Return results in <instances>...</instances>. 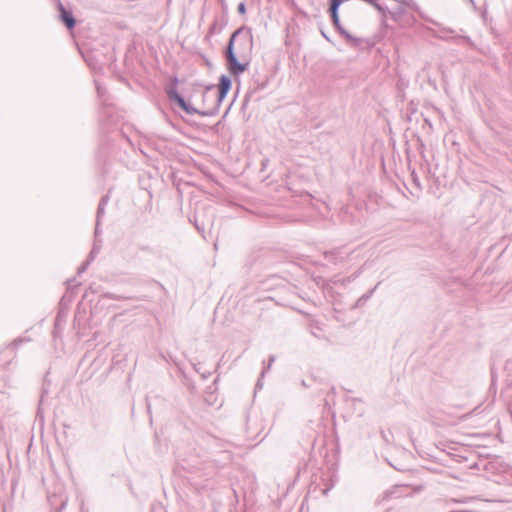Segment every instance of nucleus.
<instances>
[{
  "instance_id": "7c9ffc66",
  "label": "nucleus",
  "mask_w": 512,
  "mask_h": 512,
  "mask_svg": "<svg viewBox=\"0 0 512 512\" xmlns=\"http://www.w3.org/2000/svg\"><path fill=\"white\" fill-rule=\"evenodd\" d=\"M97 93L99 97H103L104 90L100 86H97Z\"/></svg>"
},
{
  "instance_id": "72a5a7b5",
  "label": "nucleus",
  "mask_w": 512,
  "mask_h": 512,
  "mask_svg": "<svg viewBox=\"0 0 512 512\" xmlns=\"http://www.w3.org/2000/svg\"><path fill=\"white\" fill-rule=\"evenodd\" d=\"M482 18H483V20H484V22H485V24H486V23H487V19H486V18H487V11H486V10H484V11L482 12Z\"/></svg>"
},
{
  "instance_id": "f8f14e48",
  "label": "nucleus",
  "mask_w": 512,
  "mask_h": 512,
  "mask_svg": "<svg viewBox=\"0 0 512 512\" xmlns=\"http://www.w3.org/2000/svg\"><path fill=\"white\" fill-rule=\"evenodd\" d=\"M109 199H110V197L107 194L101 197L98 207H97V212H96L97 219H101L104 216L105 207H106L107 203L109 202Z\"/></svg>"
},
{
  "instance_id": "423d86ee",
  "label": "nucleus",
  "mask_w": 512,
  "mask_h": 512,
  "mask_svg": "<svg viewBox=\"0 0 512 512\" xmlns=\"http://www.w3.org/2000/svg\"><path fill=\"white\" fill-rule=\"evenodd\" d=\"M389 16L392 20L400 24H403L404 19H407V24H411L416 21L415 17L411 14H407L402 6H399L395 10L390 11Z\"/></svg>"
},
{
  "instance_id": "c03bdc74",
  "label": "nucleus",
  "mask_w": 512,
  "mask_h": 512,
  "mask_svg": "<svg viewBox=\"0 0 512 512\" xmlns=\"http://www.w3.org/2000/svg\"><path fill=\"white\" fill-rule=\"evenodd\" d=\"M230 107L225 111V114H223V117H226V114H228Z\"/></svg>"
},
{
  "instance_id": "4be33fe9",
  "label": "nucleus",
  "mask_w": 512,
  "mask_h": 512,
  "mask_svg": "<svg viewBox=\"0 0 512 512\" xmlns=\"http://www.w3.org/2000/svg\"><path fill=\"white\" fill-rule=\"evenodd\" d=\"M483 463H486V459H479L478 461L473 462V463L469 466V468H470V469H476V470H481V471H483V466H482V464H483Z\"/></svg>"
},
{
  "instance_id": "1a4fd4ad",
  "label": "nucleus",
  "mask_w": 512,
  "mask_h": 512,
  "mask_svg": "<svg viewBox=\"0 0 512 512\" xmlns=\"http://www.w3.org/2000/svg\"><path fill=\"white\" fill-rule=\"evenodd\" d=\"M67 313L62 308L58 309L55 321H54V334L62 329V324L65 323Z\"/></svg>"
},
{
  "instance_id": "e433bc0d",
  "label": "nucleus",
  "mask_w": 512,
  "mask_h": 512,
  "mask_svg": "<svg viewBox=\"0 0 512 512\" xmlns=\"http://www.w3.org/2000/svg\"><path fill=\"white\" fill-rule=\"evenodd\" d=\"M46 393H47V390H46V389H43V390H42L41 399H40V403L42 402L43 397H44V394H46Z\"/></svg>"
},
{
  "instance_id": "6ab92c4d",
  "label": "nucleus",
  "mask_w": 512,
  "mask_h": 512,
  "mask_svg": "<svg viewBox=\"0 0 512 512\" xmlns=\"http://www.w3.org/2000/svg\"><path fill=\"white\" fill-rule=\"evenodd\" d=\"M375 9L382 15V17H386L387 15H389V12H390L388 7L381 3H378V5H376Z\"/></svg>"
},
{
  "instance_id": "a19ab883",
  "label": "nucleus",
  "mask_w": 512,
  "mask_h": 512,
  "mask_svg": "<svg viewBox=\"0 0 512 512\" xmlns=\"http://www.w3.org/2000/svg\"><path fill=\"white\" fill-rule=\"evenodd\" d=\"M461 38H462V39H464V40H466L467 42H471V39H470V37H468V36H463V37H461Z\"/></svg>"
},
{
  "instance_id": "f03ea898",
  "label": "nucleus",
  "mask_w": 512,
  "mask_h": 512,
  "mask_svg": "<svg viewBox=\"0 0 512 512\" xmlns=\"http://www.w3.org/2000/svg\"><path fill=\"white\" fill-rule=\"evenodd\" d=\"M253 48L252 29L245 25L230 35L223 50L226 67L232 76L238 77L249 67Z\"/></svg>"
},
{
  "instance_id": "c9c22d12",
  "label": "nucleus",
  "mask_w": 512,
  "mask_h": 512,
  "mask_svg": "<svg viewBox=\"0 0 512 512\" xmlns=\"http://www.w3.org/2000/svg\"><path fill=\"white\" fill-rule=\"evenodd\" d=\"M442 30L447 32V33H453L454 32L453 29H451V28H443Z\"/></svg>"
},
{
  "instance_id": "de8ad7c7",
  "label": "nucleus",
  "mask_w": 512,
  "mask_h": 512,
  "mask_svg": "<svg viewBox=\"0 0 512 512\" xmlns=\"http://www.w3.org/2000/svg\"><path fill=\"white\" fill-rule=\"evenodd\" d=\"M54 1H55V3L57 2V0H54Z\"/></svg>"
},
{
  "instance_id": "49530a36",
  "label": "nucleus",
  "mask_w": 512,
  "mask_h": 512,
  "mask_svg": "<svg viewBox=\"0 0 512 512\" xmlns=\"http://www.w3.org/2000/svg\"><path fill=\"white\" fill-rule=\"evenodd\" d=\"M472 5H475L474 0H469Z\"/></svg>"
},
{
  "instance_id": "393cba45",
  "label": "nucleus",
  "mask_w": 512,
  "mask_h": 512,
  "mask_svg": "<svg viewBox=\"0 0 512 512\" xmlns=\"http://www.w3.org/2000/svg\"><path fill=\"white\" fill-rule=\"evenodd\" d=\"M100 224H101V219H97L96 218V223H95V231H94V237H95V240H98V235L100 234L101 230H100Z\"/></svg>"
},
{
  "instance_id": "f3484780",
  "label": "nucleus",
  "mask_w": 512,
  "mask_h": 512,
  "mask_svg": "<svg viewBox=\"0 0 512 512\" xmlns=\"http://www.w3.org/2000/svg\"><path fill=\"white\" fill-rule=\"evenodd\" d=\"M75 280H76V278H75V277H73V278H71V279L66 280V282H65V283H66V285H67V291H66V292H75V289H76L78 286H80V285H81V283H80V282H78V283H75V284H74Z\"/></svg>"
},
{
  "instance_id": "37998d69",
  "label": "nucleus",
  "mask_w": 512,
  "mask_h": 512,
  "mask_svg": "<svg viewBox=\"0 0 512 512\" xmlns=\"http://www.w3.org/2000/svg\"><path fill=\"white\" fill-rule=\"evenodd\" d=\"M218 381H219V375H218V376L215 378V380L213 381V385H217Z\"/></svg>"
},
{
  "instance_id": "2f4dec72",
  "label": "nucleus",
  "mask_w": 512,
  "mask_h": 512,
  "mask_svg": "<svg viewBox=\"0 0 512 512\" xmlns=\"http://www.w3.org/2000/svg\"><path fill=\"white\" fill-rule=\"evenodd\" d=\"M195 227L196 229L200 232V233H203L204 232V228L201 227L196 221H195Z\"/></svg>"
},
{
  "instance_id": "4c0bfd02",
  "label": "nucleus",
  "mask_w": 512,
  "mask_h": 512,
  "mask_svg": "<svg viewBox=\"0 0 512 512\" xmlns=\"http://www.w3.org/2000/svg\"><path fill=\"white\" fill-rule=\"evenodd\" d=\"M205 63L208 67H211L212 66V63L210 62L209 59H205Z\"/></svg>"
},
{
  "instance_id": "9d476101",
  "label": "nucleus",
  "mask_w": 512,
  "mask_h": 512,
  "mask_svg": "<svg viewBox=\"0 0 512 512\" xmlns=\"http://www.w3.org/2000/svg\"><path fill=\"white\" fill-rule=\"evenodd\" d=\"M221 4L222 14H221V25L219 30H223L228 24V5L226 0H218Z\"/></svg>"
},
{
  "instance_id": "aec40b11",
  "label": "nucleus",
  "mask_w": 512,
  "mask_h": 512,
  "mask_svg": "<svg viewBox=\"0 0 512 512\" xmlns=\"http://www.w3.org/2000/svg\"><path fill=\"white\" fill-rule=\"evenodd\" d=\"M24 341H26L24 338H17L13 340L9 345L8 349H11L12 351H15Z\"/></svg>"
},
{
  "instance_id": "39448f33",
  "label": "nucleus",
  "mask_w": 512,
  "mask_h": 512,
  "mask_svg": "<svg viewBox=\"0 0 512 512\" xmlns=\"http://www.w3.org/2000/svg\"><path fill=\"white\" fill-rule=\"evenodd\" d=\"M269 80H270V76L267 75V74L264 75V76L257 75V76L253 77V82H254L255 86H254V88L252 90H249L246 93V95H245V97L243 99L242 108L247 106L249 98L251 97V95L253 93L262 91V90H264L267 87V85L269 83Z\"/></svg>"
},
{
  "instance_id": "cd10ccee",
  "label": "nucleus",
  "mask_w": 512,
  "mask_h": 512,
  "mask_svg": "<svg viewBox=\"0 0 512 512\" xmlns=\"http://www.w3.org/2000/svg\"><path fill=\"white\" fill-rule=\"evenodd\" d=\"M410 9L418 12L420 15H421V12H420V8L418 6V4L413 0V2L411 3V5L409 6Z\"/></svg>"
},
{
  "instance_id": "58836bf2",
  "label": "nucleus",
  "mask_w": 512,
  "mask_h": 512,
  "mask_svg": "<svg viewBox=\"0 0 512 512\" xmlns=\"http://www.w3.org/2000/svg\"><path fill=\"white\" fill-rule=\"evenodd\" d=\"M331 488H332V485L330 487L324 489L323 494L326 495Z\"/></svg>"
},
{
  "instance_id": "c756f323",
  "label": "nucleus",
  "mask_w": 512,
  "mask_h": 512,
  "mask_svg": "<svg viewBox=\"0 0 512 512\" xmlns=\"http://www.w3.org/2000/svg\"><path fill=\"white\" fill-rule=\"evenodd\" d=\"M398 2L401 4L402 7L406 6L409 8L413 0H398Z\"/></svg>"
},
{
  "instance_id": "dca6fc26",
  "label": "nucleus",
  "mask_w": 512,
  "mask_h": 512,
  "mask_svg": "<svg viewBox=\"0 0 512 512\" xmlns=\"http://www.w3.org/2000/svg\"><path fill=\"white\" fill-rule=\"evenodd\" d=\"M101 243H102L101 240H94L93 247L87 256V259H89V261H93L95 259L96 255L100 252Z\"/></svg>"
},
{
  "instance_id": "79ce46f5",
  "label": "nucleus",
  "mask_w": 512,
  "mask_h": 512,
  "mask_svg": "<svg viewBox=\"0 0 512 512\" xmlns=\"http://www.w3.org/2000/svg\"><path fill=\"white\" fill-rule=\"evenodd\" d=\"M89 290L93 292L92 287L90 286V287L86 290V292H85V294H84V296H83L84 298H85V297H87V293H88V291H89Z\"/></svg>"
},
{
  "instance_id": "ea45409f",
  "label": "nucleus",
  "mask_w": 512,
  "mask_h": 512,
  "mask_svg": "<svg viewBox=\"0 0 512 512\" xmlns=\"http://www.w3.org/2000/svg\"><path fill=\"white\" fill-rule=\"evenodd\" d=\"M81 512H88V510H87V509H85V507H84V503H83V502H82V504H81Z\"/></svg>"
},
{
  "instance_id": "2eb2a0df",
  "label": "nucleus",
  "mask_w": 512,
  "mask_h": 512,
  "mask_svg": "<svg viewBox=\"0 0 512 512\" xmlns=\"http://www.w3.org/2000/svg\"><path fill=\"white\" fill-rule=\"evenodd\" d=\"M220 25H221V16L219 18H215L214 21L212 22V24L210 25L209 30H208V35L206 36V39L210 35H214V34L220 33L222 31V30H219L220 29Z\"/></svg>"
},
{
  "instance_id": "a878e982",
  "label": "nucleus",
  "mask_w": 512,
  "mask_h": 512,
  "mask_svg": "<svg viewBox=\"0 0 512 512\" xmlns=\"http://www.w3.org/2000/svg\"><path fill=\"white\" fill-rule=\"evenodd\" d=\"M237 12L240 15H244L246 13V4L245 2H240L237 7Z\"/></svg>"
},
{
  "instance_id": "a211bd4d",
  "label": "nucleus",
  "mask_w": 512,
  "mask_h": 512,
  "mask_svg": "<svg viewBox=\"0 0 512 512\" xmlns=\"http://www.w3.org/2000/svg\"><path fill=\"white\" fill-rule=\"evenodd\" d=\"M193 368H194V370H195L197 373H200V374H201V377H202V379H204V380L208 379V378L211 376V374H212V372H211V371H208V372H200V370H201V363H200V362H198V363H193Z\"/></svg>"
},
{
  "instance_id": "b1692460",
  "label": "nucleus",
  "mask_w": 512,
  "mask_h": 512,
  "mask_svg": "<svg viewBox=\"0 0 512 512\" xmlns=\"http://www.w3.org/2000/svg\"><path fill=\"white\" fill-rule=\"evenodd\" d=\"M275 361V356L274 355H270L269 356V360H268V365L267 366H264L263 370H262V373L261 375L263 376L264 373L269 370L271 368V365L273 364V362Z\"/></svg>"
},
{
  "instance_id": "9b49d317",
  "label": "nucleus",
  "mask_w": 512,
  "mask_h": 512,
  "mask_svg": "<svg viewBox=\"0 0 512 512\" xmlns=\"http://www.w3.org/2000/svg\"><path fill=\"white\" fill-rule=\"evenodd\" d=\"M75 293L76 292H66L59 302V308H62L63 311L67 313L68 305L73 301Z\"/></svg>"
},
{
  "instance_id": "7ed1b4c3",
  "label": "nucleus",
  "mask_w": 512,
  "mask_h": 512,
  "mask_svg": "<svg viewBox=\"0 0 512 512\" xmlns=\"http://www.w3.org/2000/svg\"><path fill=\"white\" fill-rule=\"evenodd\" d=\"M484 476L491 478L493 476L501 477L503 480L508 478V469L510 465L507 464L500 456H494L486 459V463L482 464Z\"/></svg>"
},
{
  "instance_id": "09e8293b",
  "label": "nucleus",
  "mask_w": 512,
  "mask_h": 512,
  "mask_svg": "<svg viewBox=\"0 0 512 512\" xmlns=\"http://www.w3.org/2000/svg\"><path fill=\"white\" fill-rule=\"evenodd\" d=\"M387 512H389V511H387Z\"/></svg>"
},
{
  "instance_id": "473e14b6",
  "label": "nucleus",
  "mask_w": 512,
  "mask_h": 512,
  "mask_svg": "<svg viewBox=\"0 0 512 512\" xmlns=\"http://www.w3.org/2000/svg\"><path fill=\"white\" fill-rule=\"evenodd\" d=\"M221 361H222V359L216 364V367H215V369L213 371L214 373H218V370L221 367Z\"/></svg>"
},
{
  "instance_id": "bb28decb",
  "label": "nucleus",
  "mask_w": 512,
  "mask_h": 512,
  "mask_svg": "<svg viewBox=\"0 0 512 512\" xmlns=\"http://www.w3.org/2000/svg\"><path fill=\"white\" fill-rule=\"evenodd\" d=\"M389 464H390V466H392V467H393L395 470H397V471L404 472V471H406V470H407V468H406V467H404V466H402V465H400V464H394V463H392V462H389Z\"/></svg>"
},
{
  "instance_id": "20e7f679",
  "label": "nucleus",
  "mask_w": 512,
  "mask_h": 512,
  "mask_svg": "<svg viewBox=\"0 0 512 512\" xmlns=\"http://www.w3.org/2000/svg\"><path fill=\"white\" fill-rule=\"evenodd\" d=\"M55 7L57 11L59 12L58 18L61 21V23L69 30H73L76 27L77 20L75 16L73 15V12L71 9H68L64 6L61 0H57L55 3Z\"/></svg>"
},
{
  "instance_id": "a18cd8bd",
  "label": "nucleus",
  "mask_w": 512,
  "mask_h": 512,
  "mask_svg": "<svg viewBox=\"0 0 512 512\" xmlns=\"http://www.w3.org/2000/svg\"><path fill=\"white\" fill-rule=\"evenodd\" d=\"M230 107L225 111V114H223V117H226V114H228Z\"/></svg>"
},
{
  "instance_id": "ddd939ff",
  "label": "nucleus",
  "mask_w": 512,
  "mask_h": 512,
  "mask_svg": "<svg viewBox=\"0 0 512 512\" xmlns=\"http://www.w3.org/2000/svg\"><path fill=\"white\" fill-rule=\"evenodd\" d=\"M82 56H83V58H84L85 62L87 63V65H88L90 68H92V69L96 70V69H98V68H100V67H101V66H100V64H99V62H98V60H97V59H96V57L92 54V52H88V53H86V54L82 53Z\"/></svg>"
},
{
  "instance_id": "c85d7f7f",
  "label": "nucleus",
  "mask_w": 512,
  "mask_h": 512,
  "mask_svg": "<svg viewBox=\"0 0 512 512\" xmlns=\"http://www.w3.org/2000/svg\"><path fill=\"white\" fill-rule=\"evenodd\" d=\"M410 9L418 12L420 15H421V12H420V8L418 6V4L413 0V2L411 3V5L409 6Z\"/></svg>"
},
{
  "instance_id": "f257e3e1",
  "label": "nucleus",
  "mask_w": 512,
  "mask_h": 512,
  "mask_svg": "<svg viewBox=\"0 0 512 512\" xmlns=\"http://www.w3.org/2000/svg\"><path fill=\"white\" fill-rule=\"evenodd\" d=\"M179 79L177 76H172L169 80V84L165 87V93L173 104L177 105L181 110H183L188 115H201L206 117H213L219 113L220 107L227 97V94L231 90L232 87V79L222 74L219 77V82L217 85V92L214 93V89L216 85L210 84L207 85L202 93L203 103L209 102L210 100H214V105L208 109L200 110L195 108L193 105L188 103L182 94L178 91Z\"/></svg>"
},
{
  "instance_id": "412c9836",
  "label": "nucleus",
  "mask_w": 512,
  "mask_h": 512,
  "mask_svg": "<svg viewBox=\"0 0 512 512\" xmlns=\"http://www.w3.org/2000/svg\"><path fill=\"white\" fill-rule=\"evenodd\" d=\"M91 262L92 261H89V259L86 258V260L78 267L77 274L81 275L82 273H84L88 269Z\"/></svg>"
},
{
  "instance_id": "0eeeda50",
  "label": "nucleus",
  "mask_w": 512,
  "mask_h": 512,
  "mask_svg": "<svg viewBox=\"0 0 512 512\" xmlns=\"http://www.w3.org/2000/svg\"><path fill=\"white\" fill-rule=\"evenodd\" d=\"M323 256H324V258L326 260H328L329 262H331L333 264H337L339 262H342L345 259L342 256L341 250L339 248H336V249H333V250H329V251H325L323 253Z\"/></svg>"
},
{
  "instance_id": "f704fd0d",
  "label": "nucleus",
  "mask_w": 512,
  "mask_h": 512,
  "mask_svg": "<svg viewBox=\"0 0 512 512\" xmlns=\"http://www.w3.org/2000/svg\"><path fill=\"white\" fill-rule=\"evenodd\" d=\"M321 34H322V36H323L327 41H330V38L327 36V34H326L323 30H321Z\"/></svg>"
},
{
  "instance_id": "6e6552de",
  "label": "nucleus",
  "mask_w": 512,
  "mask_h": 512,
  "mask_svg": "<svg viewBox=\"0 0 512 512\" xmlns=\"http://www.w3.org/2000/svg\"><path fill=\"white\" fill-rule=\"evenodd\" d=\"M379 285H380V282H378L372 289H370L365 294H363L361 297H359L352 308L353 309L359 308V307H362L363 305H365V303L373 296V294L375 293V291Z\"/></svg>"
},
{
  "instance_id": "4468645a",
  "label": "nucleus",
  "mask_w": 512,
  "mask_h": 512,
  "mask_svg": "<svg viewBox=\"0 0 512 512\" xmlns=\"http://www.w3.org/2000/svg\"><path fill=\"white\" fill-rule=\"evenodd\" d=\"M399 486H394L393 488L386 490L381 497L380 501H385L391 498H398L399 497Z\"/></svg>"
},
{
  "instance_id": "5701e85b",
  "label": "nucleus",
  "mask_w": 512,
  "mask_h": 512,
  "mask_svg": "<svg viewBox=\"0 0 512 512\" xmlns=\"http://www.w3.org/2000/svg\"><path fill=\"white\" fill-rule=\"evenodd\" d=\"M105 297L107 298H110V299H113V300H127V299H135L134 297H126V296H121V295H116V294H105Z\"/></svg>"
}]
</instances>
